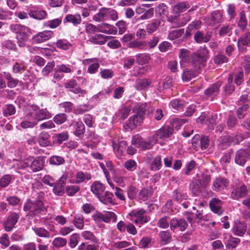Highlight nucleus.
Instances as JSON below:
<instances>
[{
    "label": "nucleus",
    "instance_id": "bf43d9fd",
    "mask_svg": "<svg viewBox=\"0 0 250 250\" xmlns=\"http://www.w3.org/2000/svg\"><path fill=\"white\" fill-rule=\"evenodd\" d=\"M67 118L65 113H60L56 115L53 118V121L57 125H61L64 123Z\"/></svg>",
    "mask_w": 250,
    "mask_h": 250
},
{
    "label": "nucleus",
    "instance_id": "052dcab7",
    "mask_svg": "<svg viewBox=\"0 0 250 250\" xmlns=\"http://www.w3.org/2000/svg\"><path fill=\"white\" fill-rule=\"evenodd\" d=\"M82 235L85 240H89L94 243L98 242L97 238L93 233L90 231L86 230L83 231L82 233Z\"/></svg>",
    "mask_w": 250,
    "mask_h": 250
},
{
    "label": "nucleus",
    "instance_id": "2eb2a0df",
    "mask_svg": "<svg viewBox=\"0 0 250 250\" xmlns=\"http://www.w3.org/2000/svg\"><path fill=\"white\" fill-rule=\"evenodd\" d=\"M223 202L219 199L214 198L209 202L210 209L215 213L221 215L224 211L222 208Z\"/></svg>",
    "mask_w": 250,
    "mask_h": 250
},
{
    "label": "nucleus",
    "instance_id": "9b49d317",
    "mask_svg": "<svg viewBox=\"0 0 250 250\" xmlns=\"http://www.w3.org/2000/svg\"><path fill=\"white\" fill-rule=\"evenodd\" d=\"M188 227V224L186 221L183 218H173L170 220V228L174 231L175 229H179L182 231H185Z\"/></svg>",
    "mask_w": 250,
    "mask_h": 250
},
{
    "label": "nucleus",
    "instance_id": "4468645a",
    "mask_svg": "<svg viewBox=\"0 0 250 250\" xmlns=\"http://www.w3.org/2000/svg\"><path fill=\"white\" fill-rule=\"evenodd\" d=\"M67 175L63 174L55 184L53 191L55 194L61 196L64 193V186L65 184Z\"/></svg>",
    "mask_w": 250,
    "mask_h": 250
},
{
    "label": "nucleus",
    "instance_id": "13d9d810",
    "mask_svg": "<svg viewBox=\"0 0 250 250\" xmlns=\"http://www.w3.org/2000/svg\"><path fill=\"white\" fill-rule=\"evenodd\" d=\"M73 222L77 228L80 229H83L84 226L83 218L81 215H76Z\"/></svg>",
    "mask_w": 250,
    "mask_h": 250
},
{
    "label": "nucleus",
    "instance_id": "473e14b6",
    "mask_svg": "<svg viewBox=\"0 0 250 250\" xmlns=\"http://www.w3.org/2000/svg\"><path fill=\"white\" fill-rule=\"evenodd\" d=\"M146 45V41L134 40L129 42L127 44V46L130 48L142 50L145 48Z\"/></svg>",
    "mask_w": 250,
    "mask_h": 250
},
{
    "label": "nucleus",
    "instance_id": "f3484780",
    "mask_svg": "<svg viewBox=\"0 0 250 250\" xmlns=\"http://www.w3.org/2000/svg\"><path fill=\"white\" fill-rule=\"evenodd\" d=\"M247 225L245 223L238 221H235L232 229L234 235L238 236H243L247 230Z\"/></svg>",
    "mask_w": 250,
    "mask_h": 250
},
{
    "label": "nucleus",
    "instance_id": "5701e85b",
    "mask_svg": "<svg viewBox=\"0 0 250 250\" xmlns=\"http://www.w3.org/2000/svg\"><path fill=\"white\" fill-rule=\"evenodd\" d=\"M161 23V21L159 19H154L150 21L146 25L147 33L150 35L156 32L158 29Z\"/></svg>",
    "mask_w": 250,
    "mask_h": 250
},
{
    "label": "nucleus",
    "instance_id": "cd10ccee",
    "mask_svg": "<svg viewBox=\"0 0 250 250\" xmlns=\"http://www.w3.org/2000/svg\"><path fill=\"white\" fill-rule=\"evenodd\" d=\"M105 189L104 186L98 182H95L91 186V191L99 198Z\"/></svg>",
    "mask_w": 250,
    "mask_h": 250
},
{
    "label": "nucleus",
    "instance_id": "de8ad7c7",
    "mask_svg": "<svg viewBox=\"0 0 250 250\" xmlns=\"http://www.w3.org/2000/svg\"><path fill=\"white\" fill-rule=\"evenodd\" d=\"M111 219H113L114 222H115L117 221L116 215L113 212L107 211L105 214H103L101 222H104L108 223L110 222Z\"/></svg>",
    "mask_w": 250,
    "mask_h": 250
},
{
    "label": "nucleus",
    "instance_id": "4be33fe9",
    "mask_svg": "<svg viewBox=\"0 0 250 250\" xmlns=\"http://www.w3.org/2000/svg\"><path fill=\"white\" fill-rule=\"evenodd\" d=\"M194 180L205 188L209 183L210 176L207 173H197Z\"/></svg>",
    "mask_w": 250,
    "mask_h": 250
},
{
    "label": "nucleus",
    "instance_id": "9d476101",
    "mask_svg": "<svg viewBox=\"0 0 250 250\" xmlns=\"http://www.w3.org/2000/svg\"><path fill=\"white\" fill-rule=\"evenodd\" d=\"M131 144L136 147L141 148L142 150L150 149L153 144L151 142L145 141L139 135H134L132 137Z\"/></svg>",
    "mask_w": 250,
    "mask_h": 250
},
{
    "label": "nucleus",
    "instance_id": "1a4fd4ad",
    "mask_svg": "<svg viewBox=\"0 0 250 250\" xmlns=\"http://www.w3.org/2000/svg\"><path fill=\"white\" fill-rule=\"evenodd\" d=\"M64 87L74 94H78L79 97H84L87 94L85 90L82 89L78 86V83L75 80L68 81L65 83Z\"/></svg>",
    "mask_w": 250,
    "mask_h": 250
},
{
    "label": "nucleus",
    "instance_id": "dca6fc26",
    "mask_svg": "<svg viewBox=\"0 0 250 250\" xmlns=\"http://www.w3.org/2000/svg\"><path fill=\"white\" fill-rule=\"evenodd\" d=\"M229 185L228 180L224 178H216L212 184V189L215 191H221L224 189Z\"/></svg>",
    "mask_w": 250,
    "mask_h": 250
},
{
    "label": "nucleus",
    "instance_id": "4c0bfd02",
    "mask_svg": "<svg viewBox=\"0 0 250 250\" xmlns=\"http://www.w3.org/2000/svg\"><path fill=\"white\" fill-rule=\"evenodd\" d=\"M151 83V81L146 79H138L135 82V87L138 90L146 89Z\"/></svg>",
    "mask_w": 250,
    "mask_h": 250
},
{
    "label": "nucleus",
    "instance_id": "20e7f679",
    "mask_svg": "<svg viewBox=\"0 0 250 250\" xmlns=\"http://www.w3.org/2000/svg\"><path fill=\"white\" fill-rule=\"evenodd\" d=\"M208 52L207 49L204 48L198 50L191 56V64L195 68H200L204 66L205 62L208 58Z\"/></svg>",
    "mask_w": 250,
    "mask_h": 250
},
{
    "label": "nucleus",
    "instance_id": "c03bdc74",
    "mask_svg": "<svg viewBox=\"0 0 250 250\" xmlns=\"http://www.w3.org/2000/svg\"><path fill=\"white\" fill-rule=\"evenodd\" d=\"M130 111V107H123L116 113V115L119 119L125 120L128 117Z\"/></svg>",
    "mask_w": 250,
    "mask_h": 250
},
{
    "label": "nucleus",
    "instance_id": "0e129e2a",
    "mask_svg": "<svg viewBox=\"0 0 250 250\" xmlns=\"http://www.w3.org/2000/svg\"><path fill=\"white\" fill-rule=\"evenodd\" d=\"M145 212L146 211L145 210L140 209L137 211L135 214V216L139 219L141 223H146L148 221L147 216L144 215Z\"/></svg>",
    "mask_w": 250,
    "mask_h": 250
},
{
    "label": "nucleus",
    "instance_id": "49530a36",
    "mask_svg": "<svg viewBox=\"0 0 250 250\" xmlns=\"http://www.w3.org/2000/svg\"><path fill=\"white\" fill-rule=\"evenodd\" d=\"M222 15L221 13L218 11L213 12L210 15V20L211 24H215L216 23L221 22Z\"/></svg>",
    "mask_w": 250,
    "mask_h": 250
},
{
    "label": "nucleus",
    "instance_id": "338daca9",
    "mask_svg": "<svg viewBox=\"0 0 250 250\" xmlns=\"http://www.w3.org/2000/svg\"><path fill=\"white\" fill-rule=\"evenodd\" d=\"M56 46L59 48L63 50H67L70 47L71 44L66 40L62 39L59 40L57 42Z\"/></svg>",
    "mask_w": 250,
    "mask_h": 250
},
{
    "label": "nucleus",
    "instance_id": "8fccbe9b",
    "mask_svg": "<svg viewBox=\"0 0 250 250\" xmlns=\"http://www.w3.org/2000/svg\"><path fill=\"white\" fill-rule=\"evenodd\" d=\"M34 232L38 236L41 237L49 238L51 237L50 233L43 228H33L32 229Z\"/></svg>",
    "mask_w": 250,
    "mask_h": 250
},
{
    "label": "nucleus",
    "instance_id": "09e8293b",
    "mask_svg": "<svg viewBox=\"0 0 250 250\" xmlns=\"http://www.w3.org/2000/svg\"><path fill=\"white\" fill-rule=\"evenodd\" d=\"M75 125L76 126V128L74 133L77 136L80 137L83 135L85 132L84 125L83 122L81 121L75 122Z\"/></svg>",
    "mask_w": 250,
    "mask_h": 250
},
{
    "label": "nucleus",
    "instance_id": "0eeeda50",
    "mask_svg": "<svg viewBox=\"0 0 250 250\" xmlns=\"http://www.w3.org/2000/svg\"><path fill=\"white\" fill-rule=\"evenodd\" d=\"M19 215L16 212L11 213L5 219L3 223L4 230L7 232L11 231L17 223Z\"/></svg>",
    "mask_w": 250,
    "mask_h": 250
},
{
    "label": "nucleus",
    "instance_id": "f8f14e48",
    "mask_svg": "<svg viewBox=\"0 0 250 250\" xmlns=\"http://www.w3.org/2000/svg\"><path fill=\"white\" fill-rule=\"evenodd\" d=\"M222 82L218 81L209 86L205 91V95L207 98L212 100L219 93Z\"/></svg>",
    "mask_w": 250,
    "mask_h": 250
},
{
    "label": "nucleus",
    "instance_id": "c9c22d12",
    "mask_svg": "<svg viewBox=\"0 0 250 250\" xmlns=\"http://www.w3.org/2000/svg\"><path fill=\"white\" fill-rule=\"evenodd\" d=\"M106 10L107 8L104 7L100 9L99 12L93 16V20L98 22L108 20Z\"/></svg>",
    "mask_w": 250,
    "mask_h": 250
},
{
    "label": "nucleus",
    "instance_id": "e433bc0d",
    "mask_svg": "<svg viewBox=\"0 0 250 250\" xmlns=\"http://www.w3.org/2000/svg\"><path fill=\"white\" fill-rule=\"evenodd\" d=\"M44 163L43 160L39 157L32 163L31 167L34 172L42 170L44 167Z\"/></svg>",
    "mask_w": 250,
    "mask_h": 250
},
{
    "label": "nucleus",
    "instance_id": "774afa93",
    "mask_svg": "<svg viewBox=\"0 0 250 250\" xmlns=\"http://www.w3.org/2000/svg\"><path fill=\"white\" fill-rule=\"evenodd\" d=\"M249 107V105L248 104H244L237 110L236 114L239 119H242L245 117L246 114L245 112Z\"/></svg>",
    "mask_w": 250,
    "mask_h": 250
},
{
    "label": "nucleus",
    "instance_id": "2f4dec72",
    "mask_svg": "<svg viewBox=\"0 0 250 250\" xmlns=\"http://www.w3.org/2000/svg\"><path fill=\"white\" fill-rule=\"evenodd\" d=\"M107 38L108 37L104 35L96 34L92 36L89 41L94 44L102 45L106 42Z\"/></svg>",
    "mask_w": 250,
    "mask_h": 250
},
{
    "label": "nucleus",
    "instance_id": "f704fd0d",
    "mask_svg": "<svg viewBox=\"0 0 250 250\" xmlns=\"http://www.w3.org/2000/svg\"><path fill=\"white\" fill-rule=\"evenodd\" d=\"M190 6L188 2L183 1L176 4L173 9V12L176 14H179L184 12L189 8Z\"/></svg>",
    "mask_w": 250,
    "mask_h": 250
},
{
    "label": "nucleus",
    "instance_id": "a19ab883",
    "mask_svg": "<svg viewBox=\"0 0 250 250\" xmlns=\"http://www.w3.org/2000/svg\"><path fill=\"white\" fill-rule=\"evenodd\" d=\"M29 15L33 19L41 20L46 18L47 13L44 10L34 11L31 10L29 12Z\"/></svg>",
    "mask_w": 250,
    "mask_h": 250
},
{
    "label": "nucleus",
    "instance_id": "39448f33",
    "mask_svg": "<svg viewBox=\"0 0 250 250\" xmlns=\"http://www.w3.org/2000/svg\"><path fill=\"white\" fill-rule=\"evenodd\" d=\"M217 115L216 113L209 112H203L197 118L198 123L205 124L210 130L214 129L216 124Z\"/></svg>",
    "mask_w": 250,
    "mask_h": 250
},
{
    "label": "nucleus",
    "instance_id": "412c9836",
    "mask_svg": "<svg viewBox=\"0 0 250 250\" xmlns=\"http://www.w3.org/2000/svg\"><path fill=\"white\" fill-rule=\"evenodd\" d=\"M211 38V32H208L205 34L201 31L196 32L194 36V40L196 43L208 42Z\"/></svg>",
    "mask_w": 250,
    "mask_h": 250
},
{
    "label": "nucleus",
    "instance_id": "37998d69",
    "mask_svg": "<svg viewBox=\"0 0 250 250\" xmlns=\"http://www.w3.org/2000/svg\"><path fill=\"white\" fill-rule=\"evenodd\" d=\"M161 242L163 245H166L170 243L172 236L168 231H162L159 233Z\"/></svg>",
    "mask_w": 250,
    "mask_h": 250
},
{
    "label": "nucleus",
    "instance_id": "680f3d73",
    "mask_svg": "<svg viewBox=\"0 0 250 250\" xmlns=\"http://www.w3.org/2000/svg\"><path fill=\"white\" fill-rule=\"evenodd\" d=\"M64 162L63 158L59 156H52L49 158V163L51 165L58 166L63 164Z\"/></svg>",
    "mask_w": 250,
    "mask_h": 250
},
{
    "label": "nucleus",
    "instance_id": "e2e57ef3",
    "mask_svg": "<svg viewBox=\"0 0 250 250\" xmlns=\"http://www.w3.org/2000/svg\"><path fill=\"white\" fill-rule=\"evenodd\" d=\"M16 113L15 107L11 104H7L3 109V115L5 117L14 115Z\"/></svg>",
    "mask_w": 250,
    "mask_h": 250
},
{
    "label": "nucleus",
    "instance_id": "aec40b11",
    "mask_svg": "<svg viewBox=\"0 0 250 250\" xmlns=\"http://www.w3.org/2000/svg\"><path fill=\"white\" fill-rule=\"evenodd\" d=\"M250 43V32H247L244 33L238 40L237 45L240 52H244L245 47Z\"/></svg>",
    "mask_w": 250,
    "mask_h": 250
},
{
    "label": "nucleus",
    "instance_id": "3c124183",
    "mask_svg": "<svg viewBox=\"0 0 250 250\" xmlns=\"http://www.w3.org/2000/svg\"><path fill=\"white\" fill-rule=\"evenodd\" d=\"M201 188L202 187L195 180L190 184V190L194 195H198L201 193Z\"/></svg>",
    "mask_w": 250,
    "mask_h": 250
},
{
    "label": "nucleus",
    "instance_id": "a878e982",
    "mask_svg": "<svg viewBox=\"0 0 250 250\" xmlns=\"http://www.w3.org/2000/svg\"><path fill=\"white\" fill-rule=\"evenodd\" d=\"M196 140L200 141V147L202 150L206 149L208 146L209 140L208 136H204L200 138L199 135H196L192 139V144H196Z\"/></svg>",
    "mask_w": 250,
    "mask_h": 250
},
{
    "label": "nucleus",
    "instance_id": "c756f323",
    "mask_svg": "<svg viewBox=\"0 0 250 250\" xmlns=\"http://www.w3.org/2000/svg\"><path fill=\"white\" fill-rule=\"evenodd\" d=\"M179 56L181 59L180 65L182 67H184V63L190 62V51L188 50L187 49H181Z\"/></svg>",
    "mask_w": 250,
    "mask_h": 250
},
{
    "label": "nucleus",
    "instance_id": "ddd939ff",
    "mask_svg": "<svg viewBox=\"0 0 250 250\" xmlns=\"http://www.w3.org/2000/svg\"><path fill=\"white\" fill-rule=\"evenodd\" d=\"M247 186L243 184L232 189L231 192V197L234 200H238L240 198L244 197L248 193Z\"/></svg>",
    "mask_w": 250,
    "mask_h": 250
},
{
    "label": "nucleus",
    "instance_id": "c85d7f7f",
    "mask_svg": "<svg viewBox=\"0 0 250 250\" xmlns=\"http://www.w3.org/2000/svg\"><path fill=\"white\" fill-rule=\"evenodd\" d=\"M114 195L112 193L109 191H106L104 195H101L98 199L99 200L105 205L108 204H115L114 200L113 198Z\"/></svg>",
    "mask_w": 250,
    "mask_h": 250
},
{
    "label": "nucleus",
    "instance_id": "a211bd4d",
    "mask_svg": "<svg viewBox=\"0 0 250 250\" xmlns=\"http://www.w3.org/2000/svg\"><path fill=\"white\" fill-rule=\"evenodd\" d=\"M54 35L53 31L45 30L38 33L33 37V40L38 43L44 42L49 40Z\"/></svg>",
    "mask_w": 250,
    "mask_h": 250
},
{
    "label": "nucleus",
    "instance_id": "423d86ee",
    "mask_svg": "<svg viewBox=\"0 0 250 250\" xmlns=\"http://www.w3.org/2000/svg\"><path fill=\"white\" fill-rule=\"evenodd\" d=\"M173 132V129L171 126L162 127L156 131L155 135L153 136L150 140L152 144H155L158 139H165L170 137Z\"/></svg>",
    "mask_w": 250,
    "mask_h": 250
},
{
    "label": "nucleus",
    "instance_id": "79ce46f5",
    "mask_svg": "<svg viewBox=\"0 0 250 250\" xmlns=\"http://www.w3.org/2000/svg\"><path fill=\"white\" fill-rule=\"evenodd\" d=\"M197 75V72L192 70L185 69L184 70L182 78L184 81L188 82Z\"/></svg>",
    "mask_w": 250,
    "mask_h": 250
},
{
    "label": "nucleus",
    "instance_id": "6e6552de",
    "mask_svg": "<svg viewBox=\"0 0 250 250\" xmlns=\"http://www.w3.org/2000/svg\"><path fill=\"white\" fill-rule=\"evenodd\" d=\"M250 158V146L246 149H240L235 155V162L240 166H243L246 163L247 159Z\"/></svg>",
    "mask_w": 250,
    "mask_h": 250
},
{
    "label": "nucleus",
    "instance_id": "7c9ffc66",
    "mask_svg": "<svg viewBox=\"0 0 250 250\" xmlns=\"http://www.w3.org/2000/svg\"><path fill=\"white\" fill-rule=\"evenodd\" d=\"M153 191L150 187L145 188L142 189L138 194L139 200L145 201L147 200L148 197L152 194Z\"/></svg>",
    "mask_w": 250,
    "mask_h": 250
},
{
    "label": "nucleus",
    "instance_id": "603ef678",
    "mask_svg": "<svg viewBox=\"0 0 250 250\" xmlns=\"http://www.w3.org/2000/svg\"><path fill=\"white\" fill-rule=\"evenodd\" d=\"M66 244L67 240L65 238L58 237L53 240L52 244L54 247L59 248L65 246Z\"/></svg>",
    "mask_w": 250,
    "mask_h": 250
},
{
    "label": "nucleus",
    "instance_id": "a18cd8bd",
    "mask_svg": "<svg viewBox=\"0 0 250 250\" xmlns=\"http://www.w3.org/2000/svg\"><path fill=\"white\" fill-rule=\"evenodd\" d=\"M232 25H223L219 29V35L221 37L226 35L230 36L232 33Z\"/></svg>",
    "mask_w": 250,
    "mask_h": 250
},
{
    "label": "nucleus",
    "instance_id": "864d4df0",
    "mask_svg": "<svg viewBox=\"0 0 250 250\" xmlns=\"http://www.w3.org/2000/svg\"><path fill=\"white\" fill-rule=\"evenodd\" d=\"M4 74L5 78L8 81V87L10 88L16 87L19 81L17 79L13 78L11 75L9 73H4Z\"/></svg>",
    "mask_w": 250,
    "mask_h": 250
},
{
    "label": "nucleus",
    "instance_id": "ea45409f",
    "mask_svg": "<svg viewBox=\"0 0 250 250\" xmlns=\"http://www.w3.org/2000/svg\"><path fill=\"white\" fill-rule=\"evenodd\" d=\"M37 125L36 121L33 119H28L27 117V113L26 114L24 119L21 123L20 125L23 129L28 128H33Z\"/></svg>",
    "mask_w": 250,
    "mask_h": 250
},
{
    "label": "nucleus",
    "instance_id": "6ab92c4d",
    "mask_svg": "<svg viewBox=\"0 0 250 250\" xmlns=\"http://www.w3.org/2000/svg\"><path fill=\"white\" fill-rule=\"evenodd\" d=\"M98 32H102L105 34L116 35L117 33L116 28L112 25L102 23L98 25Z\"/></svg>",
    "mask_w": 250,
    "mask_h": 250
},
{
    "label": "nucleus",
    "instance_id": "393cba45",
    "mask_svg": "<svg viewBox=\"0 0 250 250\" xmlns=\"http://www.w3.org/2000/svg\"><path fill=\"white\" fill-rule=\"evenodd\" d=\"M96 60L95 58L86 59L83 61L84 63L90 64L88 67L87 72L90 74L95 73L100 67V64L97 62H94Z\"/></svg>",
    "mask_w": 250,
    "mask_h": 250
},
{
    "label": "nucleus",
    "instance_id": "b1692460",
    "mask_svg": "<svg viewBox=\"0 0 250 250\" xmlns=\"http://www.w3.org/2000/svg\"><path fill=\"white\" fill-rule=\"evenodd\" d=\"M50 135L47 132L42 131L38 135V141L39 144L42 147H46L50 145L49 141Z\"/></svg>",
    "mask_w": 250,
    "mask_h": 250
},
{
    "label": "nucleus",
    "instance_id": "4d7b16f0",
    "mask_svg": "<svg viewBox=\"0 0 250 250\" xmlns=\"http://www.w3.org/2000/svg\"><path fill=\"white\" fill-rule=\"evenodd\" d=\"M92 108V106L88 104H82L77 106L74 109V113L75 114H82L85 112L89 111Z\"/></svg>",
    "mask_w": 250,
    "mask_h": 250
},
{
    "label": "nucleus",
    "instance_id": "6e6d98bb",
    "mask_svg": "<svg viewBox=\"0 0 250 250\" xmlns=\"http://www.w3.org/2000/svg\"><path fill=\"white\" fill-rule=\"evenodd\" d=\"M184 33V29L174 30L170 32L168 35V39L174 40L180 37Z\"/></svg>",
    "mask_w": 250,
    "mask_h": 250
},
{
    "label": "nucleus",
    "instance_id": "f257e3e1",
    "mask_svg": "<svg viewBox=\"0 0 250 250\" xmlns=\"http://www.w3.org/2000/svg\"><path fill=\"white\" fill-rule=\"evenodd\" d=\"M23 210L28 212V215L34 216L44 211L46 208L42 200L37 198L35 200H28L24 205Z\"/></svg>",
    "mask_w": 250,
    "mask_h": 250
},
{
    "label": "nucleus",
    "instance_id": "69168bd1",
    "mask_svg": "<svg viewBox=\"0 0 250 250\" xmlns=\"http://www.w3.org/2000/svg\"><path fill=\"white\" fill-rule=\"evenodd\" d=\"M238 122L237 118L233 115H229L227 120V126L229 129H232L235 127Z\"/></svg>",
    "mask_w": 250,
    "mask_h": 250
},
{
    "label": "nucleus",
    "instance_id": "72a5a7b5",
    "mask_svg": "<svg viewBox=\"0 0 250 250\" xmlns=\"http://www.w3.org/2000/svg\"><path fill=\"white\" fill-rule=\"evenodd\" d=\"M233 79V75L229 74L228 79V83L224 87L225 95H229L234 91L235 86L232 83Z\"/></svg>",
    "mask_w": 250,
    "mask_h": 250
},
{
    "label": "nucleus",
    "instance_id": "58836bf2",
    "mask_svg": "<svg viewBox=\"0 0 250 250\" xmlns=\"http://www.w3.org/2000/svg\"><path fill=\"white\" fill-rule=\"evenodd\" d=\"M135 57L137 62L140 65L146 64L150 59V55L146 53L137 54Z\"/></svg>",
    "mask_w": 250,
    "mask_h": 250
},
{
    "label": "nucleus",
    "instance_id": "bb28decb",
    "mask_svg": "<svg viewBox=\"0 0 250 250\" xmlns=\"http://www.w3.org/2000/svg\"><path fill=\"white\" fill-rule=\"evenodd\" d=\"M81 21V17L79 14H68L63 20L64 23L70 22L75 26L80 24Z\"/></svg>",
    "mask_w": 250,
    "mask_h": 250
},
{
    "label": "nucleus",
    "instance_id": "5fc2aeb1",
    "mask_svg": "<svg viewBox=\"0 0 250 250\" xmlns=\"http://www.w3.org/2000/svg\"><path fill=\"white\" fill-rule=\"evenodd\" d=\"M55 63L54 61L47 62L42 70V74L43 76H47L55 67Z\"/></svg>",
    "mask_w": 250,
    "mask_h": 250
},
{
    "label": "nucleus",
    "instance_id": "f03ea898",
    "mask_svg": "<svg viewBox=\"0 0 250 250\" xmlns=\"http://www.w3.org/2000/svg\"><path fill=\"white\" fill-rule=\"evenodd\" d=\"M27 117L28 119H33L37 125L40 121L50 118L51 114L46 108L40 109L37 105L32 104L29 106Z\"/></svg>",
    "mask_w": 250,
    "mask_h": 250
},
{
    "label": "nucleus",
    "instance_id": "7ed1b4c3",
    "mask_svg": "<svg viewBox=\"0 0 250 250\" xmlns=\"http://www.w3.org/2000/svg\"><path fill=\"white\" fill-rule=\"evenodd\" d=\"M11 29L17 34L16 39L19 46L20 47L24 46L28 39V28L25 26L16 24L12 25Z\"/></svg>",
    "mask_w": 250,
    "mask_h": 250
}]
</instances>
